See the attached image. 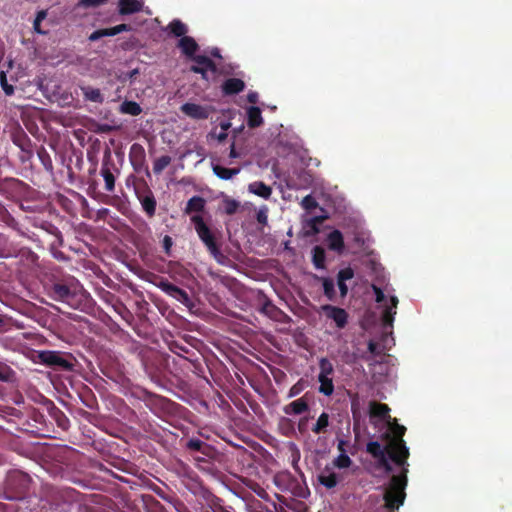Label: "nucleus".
<instances>
[{"label":"nucleus","instance_id":"2f4dec72","mask_svg":"<svg viewBox=\"0 0 512 512\" xmlns=\"http://www.w3.org/2000/svg\"><path fill=\"white\" fill-rule=\"evenodd\" d=\"M108 0H80L78 3L79 6L84 8H91V7H98L104 3H106Z\"/></svg>","mask_w":512,"mask_h":512},{"label":"nucleus","instance_id":"b1692460","mask_svg":"<svg viewBox=\"0 0 512 512\" xmlns=\"http://www.w3.org/2000/svg\"><path fill=\"white\" fill-rule=\"evenodd\" d=\"M325 261V252L321 247H314L313 249V262L317 268H323Z\"/></svg>","mask_w":512,"mask_h":512},{"label":"nucleus","instance_id":"0eeeda50","mask_svg":"<svg viewBox=\"0 0 512 512\" xmlns=\"http://www.w3.org/2000/svg\"><path fill=\"white\" fill-rule=\"evenodd\" d=\"M141 0H119V13L122 15L133 14L142 10Z\"/></svg>","mask_w":512,"mask_h":512},{"label":"nucleus","instance_id":"f03ea898","mask_svg":"<svg viewBox=\"0 0 512 512\" xmlns=\"http://www.w3.org/2000/svg\"><path fill=\"white\" fill-rule=\"evenodd\" d=\"M375 294V301L381 311V318L385 327H392L394 316L397 313L398 298L394 295H386L376 285H372Z\"/></svg>","mask_w":512,"mask_h":512},{"label":"nucleus","instance_id":"7ed1b4c3","mask_svg":"<svg viewBox=\"0 0 512 512\" xmlns=\"http://www.w3.org/2000/svg\"><path fill=\"white\" fill-rule=\"evenodd\" d=\"M191 221L194 224L195 230H196L199 238L206 245V247L210 251V253L215 258H217L220 255V252L216 246L214 237H213L209 227L205 224L203 218L200 215H193L191 217Z\"/></svg>","mask_w":512,"mask_h":512},{"label":"nucleus","instance_id":"c9c22d12","mask_svg":"<svg viewBox=\"0 0 512 512\" xmlns=\"http://www.w3.org/2000/svg\"><path fill=\"white\" fill-rule=\"evenodd\" d=\"M46 16H47V12L44 10H41L37 13V16H36V18L34 20V24H33L36 32L41 33L40 23L46 18Z\"/></svg>","mask_w":512,"mask_h":512},{"label":"nucleus","instance_id":"aec40b11","mask_svg":"<svg viewBox=\"0 0 512 512\" xmlns=\"http://www.w3.org/2000/svg\"><path fill=\"white\" fill-rule=\"evenodd\" d=\"M318 380L320 382L319 391L327 396L331 395L333 393L334 386L330 376L319 375Z\"/></svg>","mask_w":512,"mask_h":512},{"label":"nucleus","instance_id":"f257e3e1","mask_svg":"<svg viewBox=\"0 0 512 512\" xmlns=\"http://www.w3.org/2000/svg\"><path fill=\"white\" fill-rule=\"evenodd\" d=\"M389 408L385 404L372 402L370 404V415L379 417L387 421L389 431L384 435V444L379 442H369L367 444V452L376 460L379 467L383 468L386 473L392 472L389 460L402 468L401 475H394L391 478L389 486L385 489L384 500L385 505L389 509H398L403 505L406 494L408 464L407 458L409 450L403 440L406 428L399 425L396 419L389 416Z\"/></svg>","mask_w":512,"mask_h":512},{"label":"nucleus","instance_id":"2eb2a0df","mask_svg":"<svg viewBox=\"0 0 512 512\" xmlns=\"http://www.w3.org/2000/svg\"><path fill=\"white\" fill-rule=\"evenodd\" d=\"M179 47L184 54L192 56L196 52L198 45L193 38L184 36L179 41Z\"/></svg>","mask_w":512,"mask_h":512},{"label":"nucleus","instance_id":"6ab92c4d","mask_svg":"<svg viewBox=\"0 0 512 512\" xmlns=\"http://www.w3.org/2000/svg\"><path fill=\"white\" fill-rule=\"evenodd\" d=\"M204 207L205 200L202 197L194 196L188 201L185 212L188 214L191 212H200Z\"/></svg>","mask_w":512,"mask_h":512},{"label":"nucleus","instance_id":"4468645a","mask_svg":"<svg viewBox=\"0 0 512 512\" xmlns=\"http://www.w3.org/2000/svg\"><path fill=\"white\" fill-rule=\"evenodd\" d=\"M244 82L237 78H231L225 81L223 90L226 94H234L244 89Z\"/></svg>","mask_w":512,"mask_h":512},{"label":"nucleus","instance_id":"8fccbe9b","mask_svg":"<svg viewBox=\"0 0 512 512\" xmlns=\"http://www.w3.org/2000/svg\"><path fill=\"white\" fill-rule=\"evenodd\" d=\"M226 136H227L226 132H224V131H223V132H221V133L218 135V140H219V141H222V140H224V139L226 138Z\"/></svg>","mask_w":512,"mask_h":512},{"label":"nucleus","instance_id":"bb28decb","mask_svg":"<svg viewBox=\"0 0 512 512\" xmlns=\"http://www.w3.org/2000/svg\"><path fill=\"white\" fill-rule=\"evenodd\" d=\"M195 62L199 65H201L204 68H207L211 72L216 71V66L214 63L206 56H197L194 58Z\"/></svg>","mask_w":512,"mask_h":512},{"label":"nucleus","instance_id":"e433bc0d","mask_svg":"<svg viewBox=\"0 0 512 512\" xmlns=\"http://www.w3.org/2000/svg\"><path fill=\"white\" fill-rule=\"evenodd\" d=\"M354 276V272L351 268H345V269H342L339 273H338V280H341V281H347V280H350L352 279Z\"/></svg>","mask_w":512,"mask_h":512},{"label":"nucleus","instance_id":"473e14b6","mask_svg":"<svg viewBox=\"0 0 512 512\" xmlns=\"http://www.w3.org/2000/svg\"><path fill=\"white\" fill-rule=\"evenodd\" d=\"M257 221L260 224L266 225L268 222V208L266 206H262L257 211Z\"/></svg>","mask_w":512,"mask_h":512},{"label":"nucleus","instance_id":"9b49d317","mask_svg":"<svg viewBox=\"0 0 512 512\" xmlns=\"http://www.w3.org/2000/svg\"><path fill=\"white\" fill-rule=\"evenodd\" d=\"M327 242L331 250L341 252L344 248L343 236L338 230H334L328 235Z\"/></svg>","mask_w":512,"mask_h":512},{"label":"nucleus","instance_id":"58836bf2","mask_svg":"<svg viewBox=\"0 0 512 512\" xmlns=\"http://www.w3.org/2000/svg\"><path fill=\"white\" fill-rule=\"evenodd\" d=\"M315 205H316V203L310 195L304 197L302 200V206L306 209H309Z\"/></svg>","mask_w":512,"mask_h":512},{"label":"nucleus","instance_id":"39448f33","mask_svg":"<svg viewBox=\"0 0 512 512\" xmlns=\"http://www.w3.org/2000/svg\"><path fill=\"white\" fill-rule=\"evenodd\" d=\"M158 287L162 291H164L166 294L175 298L176 300L180 301L181 303H183L187 306L190 304V298H189L188 294L184 290L178 288L177 286H175L167 281H161L158 284Z\"/></svg>","mask_w":512,"mask_h":512},{"label":"nucleus","instance_id":"393cba45","mask_svg":"<svg viewBox=\"0 0 512 512\" xmlns=\"http://www.w3.org/2000/svg\"><path fill=\"white\" fill-rule=\"evenodd\" d=\"M351 463L352 461L346 453H340L333 461V465L340 469L348 468Z\"/></svg>","mask_w":512,"mask_h":512},{"label":"nucleus","instance_id":"6e6552de","mask_svg":"<svg viewBox=\"0 0 512 512\" xmlns=\"http://www.w3.org/2000/svg\"><path fill=\"white\" fill-rule=\"evenodd\" d=\"M319 482L327 487V488H333L338 483V477L337 474L333 471L331 467H325L318 476Z\"/></svg>","mask_w":512,"mask_h":512},{"label":"nucleus","instance_id":"9d476101","mask_svg":"<svg viewBox=\"0 0 512 512\" xmlns=\"http://www.w3.org/2000/svg\"><path fill=\"white\" fill-rule=\"evenodd\" d=\"M248 191L263 199H269L272 194L271 187L261 181H255L250 183L248 185Z\"/></svg>","mask_w":512,"mask_h":512},{"label":"nucleus","instance_id":"79ce46f5","mask_svg":"<svg viewBox=\"0 0 512 512\" xmlns=\"http://www.w3.org/2000/svg\"><path fill=\"white\" fill-rule=\"evenodd\" d=\"M338 286L341 292L342 296H345L347 294L348 288L344 281L338 280Z\"/></svg>","mask_w":512,"mask_h":512},{"label":"nucleus","instance_id":"09e8293b","mask_svg":"<svg viewBox=\"0 0 512 512\" xmlns=\"http://www.w3.org/2000/svg\"><path fill=\"white\" fill-rule=\"evenodd\" d=\"M230 123L229 122H223L221 123V128L224 132H226L227 129H229Z\"/></svg>","mask_w":512,"mask_h":512},{"label":"nucleus","instance_id":"3c124183","mask_svg":"<svg viewBox=\"0 0 512 512\" xmlns=\"http://www.w3.org/2000/svg\"><path fill=\"white\" fill-rule=\"evenodd\" d=\"M374 348H375L374 343L370 342V343H369V350H370L371 352H373V351H374Z\"/></svg>","mask_w":512,"mask_h":512},{"label":"nucleus","instance_id":"1a4fd4ad","mask_svg":"<svg viewBox=\"0 0 512 512\" xmlns=\"http://www.w3.org/2000/svg\"><path fill=\"white\" fill-rule=\"evenodd\" d=\"M323 309L329 318L333 319L338 327H344L347 322V314L343 309L333 306H324Z\"/></svg>","mask_w":512,"mask_h":512},{"label":"nucleus","instance_id":"412c9836","mask_svg":"<svg viewBox=\"0 0 512 512\" xmlns=\"http://www.w3.org/2000/svg\"><path fill=\"white\" fill-rule=\"evenodd\" d=\"M170 31L177 37L185 35L187 32V27L180 20H174L169 24Z\"/></svg>","mask_w":512,"mask_h":512},{"label":"nucleus","instance_id":"f8f14e48","mask_svg":"<svg viewBox=\"0 0 512 512\" xmlns=\"http://www.w3.org/2000/svg\"><path fill=\"white\" fill-rule=\"evenodd\" d=\"M80 88L86 100L94 103H102L104 101L99 89L90 86H81Z\"/></svg>","mask_w":512,"mask_h":512},{"label":"nucleus","instance_id":"dca6fc26","mask_svg":"<svg viewBox=\"0 0 512 512\" xmlns=\"http://www.w3.org/2000/svg\"><path fill=\"white\" fill-rule=\"evenodd\" d=\"M213 172L215 173V175H217L220 179H223V180H229L231 179L232 177L236 176L237 174H239L240 172V169L239 168H225L223 166H220V165H214L213 166Z\"/></svg>","mask_w":512,"mask_h":512},{"label":"nucleus","instance_id":"4c0bfd02","mask_svg":"<svg viewBox=\"0 0 512 512\" xmlns=\"http://www.w3.org/2000/svg\"><path fill=\"white\" fill-rule=\"evenodd\" d=\"M108 36L107 29H100L96 30L93 33L90 34L89 40L90 41H97L98 39Z\"/></svg>","mask_w":512,"mask_h":512},{"label":"nucleus","instance_id":"37998d69","mask_svg":"<svg viewBox=\"0 0 512 512\" xmlns=\"http://www.w3.org/2000/svg\"><path fill=\"white\" fill-rule=\"evenodd\" d=\"M247 99L249 102L251 103H256L257 100H258V94L256 92H250L248 95H247Z\"/></svg>","mask_w":512,"mask_h":512},{"label":"nucleus","instance_id":"de8ad7c7","mask_svg":"<svg viewBox=\"0 0 512 512\" xmlns=\"http://www.w3.org/2000/svg\"><path fill=\"white\" fill-rule=\"evenodd\" d=\"M164 243H165V247H166V249L168 250V249H169V247H170V245H171V239H170V237L166 236V237L164 238Z\"/></svg>","mask_w":512,"mask_h":512},{"label":"nucleus","instance_id":"ea45409f","mask_svg":"<svg viewBox=\"0 0 512 512\" xmlns=\"http://www.w3.org/2000/svg\"><path fill=\"white\" fill-rule=\"evenodd\" d=\"M191 70L195 73H200L203 75V77L206 78V73L209 71L207 68L202 67L201 65L197 64L195 66H192Z\"/></svg>","mask_w":512,"mask_h":512},{"label":"nucleus","instance_id":"c85d7f7f","mask_svg":"<svg viewBox=\"0 0 512 512\" xmlns=\"http://www.w3.org/2000/svg\"><path fill=\"white\" fill-rule=\"evenodd\" d=\"M102 175H103V178L105 181L106 190L112 191L114 189V182H115L113 174L108 169H105L102 171Z\"/></svg>","mask_w":512,"mask_h":512},{"label":"nucleus","instance_id":"5701e85b","mask_svg":"<svg viewBox=\"0 0 512 512\" xmlns=\"http://www.w3.org/2000/svg\"><path fill=\"white\" fill-rule=\"evenodd\" d=\"M222 204H223V209H224L225 213L228 215H232V214L236 213V211L238 210L239 205H240L238 201L228 198V197L224 198V200L222 201Z\"/></svg>","mask_w":512,"mask_h":512},{"label":"nucleus","instance_id":"864d4df0","mask_svg":"<svg viewBox=\"0 0 512 512\" xmlns=\"http://www.w3.org/2000/svg\"><path fill=\"white\" fill-rule=\"evenodd\" d=\"M213 55H214V56H217V57H220V55H219V53H218V50H215V51L213 52Z\"/></svg>","mask_w":512,"mask_h":512},{"label":"nucleus","instance_id":"c03bdc74","mask_svg":"<svg viewBox=\"0 0 512 512\" xmlns=\"http://www.w3.org/2000/svg\"><path fill=\"white\" fill-rule=\"evenodd\" d=\"M324 289H325V293L329 294L330 290L333 289V284L328 282V281H325L324 282Z\"/></svg>","mask_w":512,"mask_h":512},{"label":"nucleus","instance_id":"f704fd0d","mask_svg":"<svg viewBox=\"0 0 512 512\" xmlns=\"http://www.w3.org/2000/svg\"><path fill=\"white\" fill-rule=\"evenodd\" d=\"M144 210L149 214L153 215L155 212V201L149 197H146L142 202Z\"/></svg>","mask_w":512,"mask_h":512},{"label":"nucleus","instance_id":"4be33fe9","mask_svg":"<svg viewBox=\"0 0 512 512\" xmlns=\"http://www.w3.org/2000/svg\"><path fill=\"white\" fill-rule=\"evenodd\" d=\"M171 163V158L167 155H164V156H161L159 158H157L155 161H154V164H153V171L156 173V174H159L161 173L169 164Z\"/></svg>","mask_w":512,"mask_h":512},{"label":"nucleus","instance_id":"ddd939ff","mask_svg":"<svg viewBox=\"0 0 512 512\" xmlns=\"http://www.w3.org/2000/svg\"><path fill=\"white\" fill-rule=\"evenodd\" d=\"M308 406L303 398L297 399L284 408L286 414L298 415L307 410Z\"/></svg>","mask_w":512,"mask_h":512},{"label":"nucleus","instance_id":"a18cd8bd","mask_svg":"<svg viewBox=\"0 0 512 512\" xmlns=\"http://www.w3.org/2000/svg\"><path fill=\"white\" fill-rule=\"evenodd\" d=\"M346 445V441L344 440H340L339 443H338V449L341 453H346L345 451V446Z\"/></svg>","mask_w":512,"mask_h":512},{"label":"nucleus","instance_id":"7c9ffc66","mask_svg":"<svg viewBox=\"0 0 512 512\" xmlns=\"http://www.w3.org/2000/svg\"><path fill=\"white\" fill-rule=\"evenodd\" d=\"M0 82H1V86L4 90V92L7 94V95H12L13 92H14V88L12 85H9L7 83V78H6V74L5 72H1L0 73Z\"/></svg>","mask_w":512,"mask_h":512},{"label":"nucleus","instance_id":"a211bd4d","mask_svg":"<svg viewBox=\"0 0 512 512\" xmlns=\"http://www.w3.org/2000/svg\"><path fill=\"white\" fill-rule=\"evenodd\" d=\"M248 114V125L250 127H258L262 124L263 119L261 111L258 107H250L247 111Z\"/></svg>","mask_w":512,"mask_h":512},{"label":"nucleus","instance_id":"f3484780","mask_svg":"<svg viewBox=\"0 0 512 512\" xmlns=\"http://www.w3.org/2000/svg\"><path fill=\"white\" fill-rule=\"evenodd\" d=\"M119 111L122 114H128V115H131V116H138L139 114H141L142 108H141V106L137 102H134V101H124L120 105Z\"/></svg>","mask_w":512,"mask_h":512},{"label":"nucleus","instance_id":"a878e982","mask_svg":"<svg viewBox=\"0 0 512 512\" xmlns=\"http://www.w3.org/2000/svg\"><path fill=\"white\" fill-rule=\"evenodd\" d=\"M53 294L56 299H65L70 295V290L65 285L56 284L53 287Z\"/></svg>","mask_w":512,"mask_h":512},{"label":"nucleus","instance_id":"20e7f679","mask_svg":"<svg viewBox=\"0 0 512 512\" xmlns=\"http://www.w3.org/2000/svg\"><path fill=\"white\" fill-rule=\"evenodd\" d=\"M180 110L186 116L196 120L207 119L212 112V109L208 106H202L191 102L183 104L180 107Z\"/></svg>","mask_w":512,"mask_h":512},{"label":"nucleus","instance_id":"72a5a7b5","mask_svg":"<svg viewBox=\"0 0 512 512\" xmlns=\"http://www.w3.org/2000/svg\"><path fill=\"white\" fill-rule=\"evenodd\" d=\"M130 27L126 24H119L112 28H107L108 36H114L121 32L129 31Z\"/></svg>","mask_w":512,"mask_h":512},{"label":"nucleus","instance_id":"603ef678","mask_svg":"<svg viewBox=\"0 0 512 512\" xmlns=\"http://www.w3.org/2000/svg\"><path fill=\"white\" fill-rule=\"evenodd\" d=\"M5 379V376L3 374V372L0 370V380H4Z\"/></svg>","mask_w":512,"mask_h":512},{"label":"nucleus","instance_id":"423d86ee","mask_svg":"<svg viewBox=\"0 0 512 512\" xmlns=\"http://www.w3.org/2000/svg\"><path fill=\"white\" fill-rule=\"evenodd\" d=\"M39 357L43 363L48 365H57L64 368L69 366L68 362L60 355L59 352L44 351L40 353Z\"/></svg>","mask_w":512,"mask_h":512},{"label":"nucleus","instance_id":"a19ab883","mask_svg":"<svg viewBox=\"0 0 512 512\" xmlns=\"http://www.w3.org/2000/svg\"><path fill=\"white\" fill-rule=\"evenodd\" d=\"M300 391H301V387H300L298 384H296V385H294L293 387H291V389H290V391H289L288 396H289V397H294V396H296L297 394H299V393H300Z\"/></svg>","mask_w":512,"mask_h":512},{"label":"nucleus","instance_id":"49530a36","mask_svg":"<svg viewBox=\"0 0 512 512\" xmlns=\"http://www.w3.org/2000/svg\"><path fill=\"white\" fill-rule=\"evenodd\" d=\"M238 156H239V155H238V153H237V152H236V150H235V145H234V144H232V145H231V148H230V157H231V158H237Z\"/></svg>","mask_w":512,"mask_h":512},{"label":"nucleus","instance_id":"cd10ccee","mask_svg":"<svg viewBox=\"0 0 512 512\" xmlns=\"http://www.w3.org/2000/svg\"><path fill=\"white\" fill-rule=\"evenodd\" d=\"M327 426H328V415L326 413H322L319 416V418H318V420H317V422H316V424H315V426L313 428V431L315 433H320Z\"/></svg>","mask_w":512,"mask_h":512},{"label":"nucleus","instance_id":"c756f323","mask_svg":"<svg viewBox=\"0 0 512 512\" xmlns=\"http://www.w3.org/2000/svg\"><path fill=\"white\" fill-rule=\"evenodd\" d=\"M333 372L332 364L325 358L320 360V373L319 375L330 376Z\"/></svg>","mask_w":512,"mask_h":512}]
</instances>
